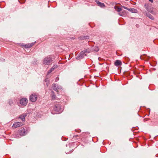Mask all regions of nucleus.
<instances>
[{"mask_svg": "<svg viewBox=\"0 0 158 158\" xmlns=\"http://www.w3.org/2000/svg\"><path fill=\"white\" fill-rule=\"evenodd\" d=\"M43 63L45 65H49L52 64L53 61L52 56L50 55L45 57L43 60Z\"/></svg>", "mask_w": 158, "mask_h": 158, "instance_id": "f257e3e1", "label": "nucleus"}, {"mask_svg": "<svg viewBox=\"0 0 158 158\" xmlns=\"http://www.w3.org/2000/svg\"><path fill=\"white\" fill-rule=\"evenodd\" d=\"M18 132L20 136H23L25 135L28 131L26 128H22L18 131Z\"/></svg>", "mask_w": 158, "mask_h": 158, "instance_id": "f03ea898", "label": "nucleus"}, {"mask_svg": "<svg viewBox=\"0 0 158 158\" xmlns=\"http://www.w3.org/2000/svg\"><path fill=\"white\" fill-rule=\"evenodd\" d=\"M19 102L21 105L26 106L28 103V100L26 98H23L20 100Z\"/></svg>", "mask_w": 158, "mask_h": 158, "instance_id": "7ed1b4c3", "label": "nucleus"}, {"mask_svg": "<svg viewBox=\"0 0 158 158\" xmlns=\"http://www.w3.org/2000/svg\"><path fill=\"white\" fill-rule=\"evenodd\" d=\"M54 90L51 91V96L52 100H55L57 99L56 96V94H58V91L57 89H54Z\"/></svg>", "mask_w": 158, "mask_h": 158, "instance_id": "20e7f679", "label": "nucleus"}, {"mask_svg": "<svg viewBox=\"0 0 158 158\" xmlns=\"http://www.w3.org/2000/svg\"><path fill=\"white\" fill-rule=\"evenodd\" d=\"M37 98V95L34 94H31L29 98L30 101L32 102H35L36 101Z\"/></svg>", "mask_w": 158, "mask_h": 158, "instance_id": "39448f33", "label": "nucleus"}, {"mask_svg": "<svg viewBox=\"0 0 158 158\" xmlns=\"http://www.w3.org/2000/svg\"><path fill=\"white\" fill-rule=\"evenodd\" d=\"M23 123H22L17 122L15 123H14V124L12 126V127L13 128H15L21 126H23Z\"/></svg>", "mask_w": 158, "mask_h": 158, "instance_id": "423d86ee", "label": "nucleus"}, {"mask_svg": "<svg viewBox=\"0 0 158 158\" xmlns=\"http://www.w3.org/2000/svg\"><path fill=\"white\" fill-rule=\"evenodd\" d=\"M53 110L56 112H60L61 111V107L59 104L55 105L53 107Z\"/></svg>", "mask_w": 158, "mask_h": 158, "instance_id": "0eeeda50", "label": "nucleus"}, {"mask_svg": "<svg viewBox=\"0 0 158 158\" xmlns=\"http://www.w3.org/2000/svg\"><path fill=\"white\" fill-rule=\"evenodd\" d=\"M35 42L31 43H28L25 45L22 44L21 45L22 46H24L25 48H29L33 46L35 44Z\"/></svg>", "mask_w": 158, "mask_h": 158, "instance_id": "6e6552de", "label": "nucleus"}, {"mask_svg": "<svg viewBox=\"0 0 158 158\" xmlns=\"http://www.w3.org/2000/svg\"><path fill=\"white\" fill-rule=\"evenodd\" d=\"M122 64V62L120 60H117L114 63V65L117 66L121 65Z\"/></svg>", "mask_w": 158, "mask_h": 158, "instance_id": "1a4fd4ad", "label": "nucleus"}, {"mask_svg": "<svg viewBox=\"0 0 158 158\" xmlns=\"http://www.w3.org/2000/svg\"><path fill=\"white\" fill-rule=\"evenodd\" d=\"M86 52V51H82L80 54V57L81 58H83L85 56H86V54H85V53Z\"/></svg>", "mask_w": 158, "mask_h": 158, "instance_id": "9d476101", "label": "nucleus"}, {"mask_svg": "<svg viewBox=\"0 0 158 158\" xmlns=\"http://www.w3.org/2000/svg\"><path fill=\"white\" fill-rule=\"evenodd\" d=\"M96 2L98 6L102 8L104 7L105 6L104 4L103 3L99 1H97Z\"/></svg>", "mask_w": 158, "mask_h": 158, "instance_id": "9b49d317", "label": "nucleus"}, {"mask_svg": "<svg viewBox=\"0 0 158 158\" xmlns=\"http://www.w3.org/2000/svg\"><path fill=\"white\" fill-rule=\"evenodd\" d=\"M26 116V115L25 114H23L19 116V118H20L22 121H24L25 119V118Z\"/></svg>", "mask_w": 158, "mask_h": 158, "instance_id": "f8f14e48", "label": "nucleus"}, {"mask_svg": "<svg viewBox=\"0 0 158 158\" xmlns=\"http://www.w3.org/2000/svg\"><path fill=\"white\" fill-rule=\"evenodd\" d=\"M128 10L132 13H137L138 12L137 10L134 8L129 9Z\"/></svg>", "mask_w": 158, "mask_h": 158, "instance_id": "ddd939ff", "label": "nucleus"}, {"mask_svg": "<svg viewBox=\"0 0 158 158\" xmlns=\"http://www.w3.org/2000/svg\"><path fill=\"white\" fill-rule=\"evenodd\" d=\"M80 40H85L88 39L89 38V37L88 36H82L79 38Z\"/></svg>", "mask_w": 158, "mask_h": 158, "instance_id": "4468645a", "label": "nucleus"}, {"mask_svg": "<svg viewBox=\"0 0 158 158\" xmlns=\"http://www.w3.org/2000/svg\"><path fill=\"white\" fill-rule=\"evenodd\" d=\"M118 14L121 16H125L126 15V11L125 10H124L122 12H120L118 13Z\"/></svg>", "mask_w": 158, "mask_h": 158, "instance_id": "2eb2a0df", "label": "nucleus"}, {"mask_svg": "<svg viewBox=\"0 0 158 158\" xmlns=\"http://www.w3.org/2000/svg\"><path fill=\"white\" fill-rule=\"evenodd\" d=\"M49 81L48 78H46L44 80V84H46L47 86L49 85Z\"/></svg>", "mask_w": 158, "mask_h": 158, "instance_id": "dca6fc26", "label": "nucleus"}, {"mask_svg": "<svg viewBox=\"0 0 158 158\" xmlns=\"http://www.w3.org/2000/svg\"><path fill=\"white\" fill-rule=\"evenodd\" d=\"M114 8H115V10L117 11H118V12H120L122 10V9L118 7V6H115L114 7Z\"/></svg>", "mask_w": 158, "mask_h": 158, "instance_id": "f3484780", "label": "nucleus"}, {"mask_svg": "<svg viewBox=\"0 0 158 158\" xmlns=\"http://www.w3.org/2000/svg\"><path fill=\"white\" fill-rule=\"evenodd\" d=\"M146 16L147 17H149L152 20L154 19V18H153V16H152L150 14H147L146 15Z\"/></svg>", "mask_w": 158, "mask_h": 158, "instance_id": "a211bd4d", "label": "nucleus"}, {"mask_svg": "<svg viewBox=\"0 0 158 158\" xmlns=\"http://www.w3.org/2000/svg\"><path fill=\"white\" fill-rule=\"evenodd\" d=\"M79 136L77 135L75 136H73V139H78V138H79Z\"/></svg>", "mask_w": 158, "mask_h": 158, "instance_id": "6ab92c4d", "label": "nucleus"}, {"mask_svg": "<svg viewBox=\"0 0 158 158\" xmlns=\"http://www.w3.org/2000/svg\"><path fill=\"white\" fill-rule=\"evenodd\" d=\"M8 103L10 105H12L13 104V102L12 100L10 99L9 100Z\"/></svg>", "mask_w": 158, "mask_h": 158, "instance_id": "aec40b11", "label": "nucleus"}, {"mask_svg": "<svg viewBox=\"0 0 158 158\" xmlns=\"http://www.w3.org/2000/svg\"><path fill=\"white\" fill-rule=\"evenodd\" d=\"M57 67V66L56 65H53L52 67V68H53V69H55Z\"/></svg>", "mask_w": 158, "mask_h": 158, "instance_id": "412c9836", "label": "nucleus"}, {"mask_svg": "<svg viewBox=\"0 0 158 158\" xmlns=\"http://www.w3.org/2000/svg\"><path fill=\"white\" fill-rule=\"evenodd\" d=\"M122 7L123 8H124V9L127 10H128V9H129L127 7L125 6H122Z\"/></svg>", "mask_w": 158, "mask_h": 158, "instance_id": "4be33fe9", "label": "nucleus"}, {"mask_svg": "<svg viewBox=\"0 0 158 158\" xmlns=\"http://www.w3.org/2000/svg\"><path fill=\"white\" fill-rule=\"evenodd\" d=\"M94 50L96 52H98L99 50V49L98 47H96L94 49Z\"/></svg>", "mask_w": 158, "mask_h": 158, "instance_id": "5701e85b", "label": "nucleus"}, {"mask_svg": "<svg viewBox=\"0 0 158 158\" xmlns=\"http://www.w3.org/2000/svg\"><path fill=\"white\" fill-rule=\"evenodd\" d=\"M148 10L150 12H151L152 14H154V12L152 10Z\"/></svg>", "mask_w": 158, "mask_h": 158, "instance_id": "b1692460", "label": "nucleus"}, {"mask_svg": "<svg viewBox=\"0 0 158 158\" xmlns=\"http://www.w3.org/2000/svg\"><path fill=\"white\" fill-rule=\"evenodd\" d=\"M51 72H52V70L50 69L48 72V74L50 73Z\"/></svg>", "mask_w": 158, "mask_h": 158, "instance_id": "393cba45", "label": "nucleus"}, {"mask_svg": "<svg viewBox=\"0 0 158 158\" xmlns=\"http://www.w3.org/2000/svg\"><path fill=\"white\" fill-rule=\"evenodd\" d=\"M50 69L52 70V72L54 70V69H53V68H52Z\"/></svg>", "mask_w": 158, "mask_h": 158, "instance_id": "a878e982", "label": "nucleus"}, {"mask_svg": "<svg viewBox=\"0 0 158 158\" xmlns=\"http://www.w3.org/2000/svg\"><path fill=\"white\" fill-rule=\"evenodd\" d=\"M53 85L54 86V87L56 88V84H53Z\"/></svg>", "mask_w": 158, "mask_h": 158, "instance_id": "bb28decb", "label": "nucleus"}, {"mask_svg": "<svg viewBox=\"0 0 158 158\" xmlns=\"http://www.w3.org/2000/svg\"><path fill=\"white\" fill-rule=\"evenodd\" d=\"M149 1L151 2H153V0H149Z\"/></svg>", "mask_w": 158, "mask_h": 158, "instance_id": "cd10ccee", "label": "nucleus"}, {"mask_svg": "<svg viewBox=\"0 0 158 158\" xmlns=\"http://www.w3.org/2000/svg\"><path fill=\"white\" fill-rule=\"evenodd\" d=\"M16 138H17L19 137V135H16Z\"/></svg>", "mask_w": 158, "mask_h": 158, "instance_id": "c85d7f7f", "label": "nucleus"}, {"mask_svg": "<svg viewBox=\"0 0 158 158\" xmlns=\"http://www.w3.org/2000/svg\"><path fill=\"white\" fill-rule=\"evenodd\" d=\"M56 80H59V78H58V77L56 78Z\"/></svg>", "mask_w": 158, "mask_h": 158, "instance_id": "c756f323", "label": "nucleus"}]
</instances>
